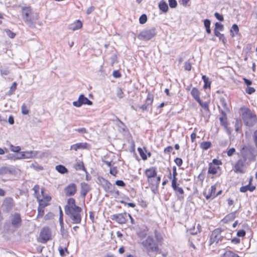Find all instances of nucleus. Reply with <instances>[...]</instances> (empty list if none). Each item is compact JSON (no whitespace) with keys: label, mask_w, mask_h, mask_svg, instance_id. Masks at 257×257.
Here are the masks:
<instances>
[{"label":"nucleus","mask_w":257,"mask_h":257,"mask_svg":"<svg viewBox=\"0 0 257 257\" xmlns=\"http://www.w3.org/2000/svg\"><path fill=\"white\" fill-rule=\"evenodd\" d=\"M66 214L71 219L72 223L79 224L81 222L82 208L75 204V200L73 198L67 200V204L64 207Z\"/></svg>","instance_id":"nucleus-1"},{"label":"nucleus","mask_w":257,"mask_h":257,"mask_svg":"<svg viewBox=\"0 0 257 257\" xmlns=\"http://www.w3.org/2000/svg\"><path fill=\"white\" fill-rule=\"evenodd\" d=\"M156 240H155L152 236H148L146 239L142 242V244L149 254L154 253L155 254L161 253V250L159 247L158 242L161 240V237L159 236V233L157 230L154 232Z\"/></svg>","instance_id":"nucleus-2"},{"label":"nucleus","mask_w":257,"mask_h":257,"mask_svg":"<svg viewBox=\"0 0 257 257\" xmlns=\"http://www.w3.org/2000/svg\"><path fill=\"white\" fill-rule=\"evenodd\" d=\"M240 110L245 125L251 127L257 123V116L254 111L246 107H241Z\"/></svg>","instance_id":"nucleus-3"},{"label":"nucleus","mask_w":257,"mask_h":257,"mask_svg":"<svg viewBox=\"0 0 257 257\" xmlns=\"http://www.w3.org/2000/svg\"><path fill=\"white\" fill-rule=\"evenodd\" d=\"M22 18L29 27L34 28L36 27V21L39 19V14L33 12L30 7H23Z\"/></svg>","instance_id":"nucleus-4"},{"label":"nucleus","mask_w":257,"mask_h":257,"mask_svg":"<svg viewBox=\"0 0 257 257\" xmlns=\"http://www.w3.org/2000/svg\"><path fill=\"white\" fill-rule=\"evenodd\" d=\"M156 35V30L155 28L146 29L142 31L138 36V38L143 41H148Z\"/></svg>","instance_id":"nucleus-5"},{"label":"nucleus","mask_w":257,"mask_h":257,"mask_svg":"<svg viewBox=\"0 0 257 257\" xmlns=\"http://www.w3.org/2000/svg\"><path fill=\"white\" fill-rule=\"evenodd\" d=\"M101 185L106 192L114 194L115 197L119 195V191L116 190L115 186L107 180L103 179Z\"/></svg>","instance_id":"nucleus-6"},{"label":"nucleus","mask_w":257,"mask_h":257,"mask_svg":"<svg viewBox=\"0 0 257 257\" xmlns=\"http://www.w3.org/2000/svg\"><path fill=\"white\" fill-rule=\"evenodd\" d=\"M246 161V158L243 157L242 159H240L236 162L233 167V170L235 173H239L243 174L245 172L244 169L245 164Z\"/></svg>","instance_id":"nucleus-7"},{"label":"nucleus","mask_w":257,"mask_h":257,"mask_svg":"<svg viewBox=\"0 0 257 257\" xmlns=\"http://www.w3.org/2000/svg\"><path fill=\"white\" fill-rule=\"evenodd\" d=\"M83 104L91 105L92 104V102L85 97L83 94L79 95L77 100L73 102V105L77 107H79Z\"/></svg>","instance_id":"nucleus-8"},{"label":"nucleus","mask_w":257,"mask_h":257,"mask_svg":"<svg viewBox=\"0 0 257 257\" xmlns=\"http://www.w3.org/2000/svg\"><path fill=\"white\" fill-rule=\"evenodd\" d=\"M222 230L220 228H216L214 229L210 237V244L213 243H217L219 240H221L223 235L221 234Z\"/></svg>","instance_id":"nucleus-9"},{"label":"nucleus","mask_w":257,"mask_h":257,"mask_svg":"<svg viewBox=\"0 0 257 257\" xmlns=\"http://www.w3.org/2000/svg\"><path fill=\"white\" fill-rule=\"evenodd\" d=\"M51 236V231L48 227H44L40 234V241L42 243H45L50 239Z\"/></svg>","instance_id":"nucleus-10"},{"label":"nucleus","mask_w":257,"mask_h":257,"mask_svg":"<svg viewBox=\"0 0 257 257\" xmlns=\"http://www.w3.org/2000/svg\"><path fill=\"white\" fill-rule=\"evenodd\" d=\"M17 172L15 169L12 167L3 166L0 168V176L6 175H16Z\"/></svg>","instance_id":"nucleus-11"},{"label":"nucleus","mask_w":257,"mask_h":257,"mask_svg":"<svg viewBox=\"0 0 257 257\" xmlns=\"http://www.w3.org/2000/svg\"><path fill=\"white\" fill-rule=\"evenodd\" d=\"M39 152L36 151H30L22 152L17 157L18 159H30L35 157L38 154Z\"/></svg>","instance_id":"nucleus-12"},{"label":"nucleus","mask_w":257,"mask_h":257,"mask_svg":"<svg viewBox=\"0 0 257 257\" xmlns=\"http://www.w3.org/2000/svg\"><path fill=\"white\" fill-rule=\"evenodd\" d=\"M77 187L74 183L69 184L64 189V192L66 196H73L76 192Z\"/></svg>","instance_id":"nucleus-13"},{"label":"nucleus","mask_w":257,"mask_h":257,"mask_svg":"<svg viewBox=\"0 0 257 257\" xmlns=\"http://www.w3.org/2000/svg\"><path fill=\"white\" fill-rule=\"evenodd\" d=\"M12 225L15 228H18L21 225L22 219L19 213H16L12 215Z\"/></svg>","instance_id":"nucleus-14"},{"label":"nucleus","mask_w":257,"mask_h":257,"mask_svg":"<svg viewBox=\"0 0 257 257\" xmlns=\"http://www.w3.org/2000/svg\"><path fill=\"white\" fill-rule=\"evenodd\" d=\"M14 205V201L11 197L6 198L3 202V206L7 212L10 211Z\"/></svg>","instance_id":"nucleus-15"},{"label":"nucleus","mask_w":257,"mask_h":257,"mask_svg":"<svg viewBox=\"0 0 257 257\" xmlns=\"http://www.w3.org/2000/svg\"><path fill=\"white\" fill-rule=\"evenodd\" d=\"M126 214H114L112 216L111 219L113 220H115L118 223L123 224L126 222L125 216Z\"/></svg>","instance_id":"nucleus-16"},{"label":"nucleus","mask_w":257,"mask_h":257,"mask_svg":"<svg viewBox=\"0 0 257 257\" xmlns=\"http://www.w3.org/2000/svg\"><path fill=\"white\" fill-rule=\"evenodd\" d=\"M154 100L153 95L149 93L147 96V99L146 100V102L144 104L142 105L140 108H141L143 110H146L148 109V107L149 105H151Z\"/></svg>","instance_id":"nucleus-17"},{"label":"nucleus","mask_w":257,"mask_h":257,"mask_svg":"<svg viewBox=\"0 0 257 257\" xmlns=\"http://www.w3.org/2000/svg\"><path fill=\"white\" fill-rule=\"evenodd\" d=\"M90 190L89 185L86 183L83 182L81 183V195L85 198L87 193Z\"/></svg>","instance_id":"nucleus-18"},{"label":"nucleus","mask_w":257,"mask_h":257,"mask_svg":"<svg viewBox=\"0 0 257 257\" xmlns=\"http://www.w3.org/2000/svg\"><path fill=\"white\" fill-rule=\"evenodd\" d=\"M145 173L147 177L149 179L155 177L157 175L156 168L152 167L147 169Z\"/></svg>","instance_id":"nucleus-19"},{"label":"nucleus","mask_w":257,"mask_h":257,"mask_svg":"<svg viewBox=\"0 0 257 257\" xmlns=\"http://www.w3.org/2000/svg\"><path fill=\"white\" fill-rule=\"evenodd\" d=\"M86 143H80L74 144L70 147V150H73L75 151L78 149H85L86 148Z\"/></svg>","instance_id":"nucleus-20"},{"label":"nucleus","mask_w":257,"mask_h":257,"mask_svg":"<svg viewBox=\"0 0 257 257\" xmlns=\"http://www.w3.org/2000/svg\"><path fill=\"white\" fill-rule=\"evenodd\" d=\"M82 26V23L79 20H77L75 23L70 26V29L72 30V31H75L80 29Z\"/></svg>","instance_id":"nucleus-21"},{"label":"nucleus","mask_w":257,"mask_h":257,"mask_svg":"<svg viewBox=\"0 0 257 257\" xmlns=\"http://www.w3.org/2000/svg\"><path fill=\"white\" fill-rule=\"evenodd\" d=\"M191 94L196 101L200 100V93L196 88L194 87L192 88Z\"/></svg>","instance_id":"nucleus-22"},{"label":"nucleus","mask_w":257,"mask_h":257,"mask_svg":"<svg viewBox=\"0 0 257 257\" xmlns=\"http://www.w3.org/2000/svg\"><path fill=\"white\" fill-rule=\"evenodd\" d=\"M255 187L254 186H250L249 184H248L244 186H242L240 188V191L241 192H245L247 191H249L250 192H252L254 190H255Z\"/></svg>","instance_id":"nucleus-23"},{"label":"nucleus","mask_w":257,"mask_h":257,"mask_svg":"<svg viewBox=\"0 0 257 257\" xmlns=\"http://www.w3.org/2000/svg\"><path fill=\"white\" fill-rule=\"evenodd\" d=\"M159 8L164 13H166L168 10V6L166 2L161 1L159 4Z\"/></svg>","instance_id":"nucleus-24"},{"label":"nucleus","mask_w":257,"mask_h":257,"mask_svg":"<svg viewBox=\"0 0 257 257\" xmlns=\"http://www.w3.org/2000/svg\"><path fill=\"white\" fill-rule=\"evenodd\" d=\"M219 167H215L212 165V163H209L208 173L215 175L217 173V170Z\"/></svg>","instance_id":"nucleus-25"},{"label":"nucleus","mask_w":257,"mask_h":257,"mask_svg":"<svg viewBox=\"0 0 257 257\" xmlns=\"http://www.w3.org/2000/svg\"><path fill=\"white\" fill-rule=\"evenodd\" d=\"M210 24L211 22L209 19H205L204 20V25L207 34L211 33Z\"/></svg>","instance_id":"nucleus-26"},{"label":"nucleus","mask_w":257,"mask_h":257,"mask_svg":"<svg viewBox=\"0 0 257 257\" xmlns=\"http://www.w3.org/2000/svg\"><path fill=\"white\" fill-rule=\"evenodd\" d=\"M202 79L203 80L204 83L203 87L205 89L210 88V85H211V82H210V81H209V78L208 77H207L205 75H203L202 76Z\"/></svg>","instance_id":"nucleus-27"},{"label":"nucleus","mask_w":257,"mask_h":257,"mask_svg":"<svg viewBox=\"0 0 257 257\" xmlns=\"http://www.w3.org/2000/svg\"><path fill=\"white\" fill-rule=\"evenodd\" d=\"M56 170L61 174H65L68 172L67 168L61 165H59L56 166Z\"/></svg>","instance_id":"nucleus-28"},{"label":"nucleus","mask_w":257,"mask_h":257,"mask_svg":"<svg viewBox=\"0 0 257 257\" xmlns=\"http://www.w3.org/2000/svg\"><path fill=\"white\" fill-rule=\"evenodd\" d=\"M211 143L210 142H203L200 144V147L204 150H207L211 147Z\"/></svg>","instance_id":"nucleus-29"},{"label":"nucleus","mask_w":257,"mask_h":257,"mask_svg":"<svg viewBox=\"0 0 257 257\" xmlns=\"http://www.w3.org/2000/svg\"><path fill=\"white\" fill-rule=\"evenodd\" d=\"M222 257H239L238 254L228 250L225 252Z\"/></svg>","instance_id":"nucleus-30"},{"label":"nucleus","mask_w":257,"mask_h":257,"mask_svg":"<svg viewBox=\"0 0 257 257\" xmlns=\"http://www.w3.org/2000/svg\"><path fill=\"white\" fill-rule=\"evenodd\" d=\"M74 168L76 170H83L85 171V168L82 162H77L74 166Z\"/></svg>","instance_id":"nucleus-31"},{"label":"nucleus","mask_w":257,"mask_h":257,"mask_svg":"<svg viewBox=\"0 0 257 257\" xmlns=\"http://www.w3.org/2000/svg\"><path fill=\"white\" fill-rule=\"evenodd\" d=\"M138 151L140 154V155L141 156V158L143 160H146L147 159V156L144 153L143 149H142L141 148H138Z\"/></svg>","instance_id":"nucleus-32"},{"label":"nucleus","mask_w":257,"mask_h":257,"mask_svg":"<svg viewBox=\"0 0 257 257\" xmlns=\"http://www.w3.org/2000/svg\"><path fill=\"white\" fill-rule=\"evenodd\" d=\"M17 83L16 82H14L13 83L9 91V95H12L14 94L15 91L16 90L17 88Z\"/></svg>","instance_id":"nucleus-33"},{"label":"nucleus","mask_w":257,"mask_h":257,"mask_svg":"<svg viewBox=\"0 0 257 257\" xmlns=\"http://www.w3.org/2000/svg\"><path fill=\"white\" fill-rule=\"evenodd\" d=\"M219 120L220 121L221 125L223 126L224 127L226 128L228 124L226 117H220L219 118Z\"/></svg>","instance_id":"nucleus-34"},{"label":"nucleus","mask_w":257,"mask_h":257,"mask_svg":"<svg viewBox=\"0 0 257 257\" xmlns=\"http://www.w3.org/2000/svg\"><path fill=\"white\" fill-rule=\"evenodd\" d=\"M116 95L119 98H122L124 96V93L120 88H117L116 89Z\"/></svg>","instance_id":"nucleus-35"},{"label":"nucleus","mask_w":257,"mask_h":257,"mask_svg":"<svg viewBox=\"0 0 257 257\" xmlns=\"http://www.w3.org/2000/svg\"><path fill=\"white\" fill-rule=\"evenodd\" d=\"M147 21V17L145 14H143L141 16L139 19V22L141 24H145Z\"/></svg>","instance_id":"nucleus-36"},{"label":"nucleus","mask_w":257,"mask_h":257,"mask_svg":"<svg viewBox=\"0 0 257 257\" xmlns=\"http://www.w3.org/2000/svg\"><path fill=\"white\" fill-rule=\"evenodd\" d=\"M223 29H224L223 25H222L221 24H220V23H219L218 22H216L215 24V28H214V29H216V30H218V31H222L223 30Z\"/></svg>","instance_id":"nucleus-37"},{"label":"nucleus","mask_w":257,"mask_h":257,"mask_svg":"<svg viewBox=\"0 0 257 257\" xmlns=\"http://www.w3.org/2000/svg\"><path fill=\"white\" fill-rule=\"evenodd\" d=\"M236 211L232 212L225 216L224 219L228 220L229 219H233L235 217Z\"/></svg>","instance_id":"nucleus-38"},{"label":"nucleus","mask_w":257,"mask_h":257,"mask_svg":"<svg viewBox=\"0 0 257 257\" xmlns=\"http://www.w3.org/2000/svg\"><path fill=\"white\" fill-rule=\"evenodd\" d=\"M21 109H22V113L23 114H27L29 113V109H28V108L27 107V106L24 103L22 106V107H21Z\"/></svg>","instance_id":"nucleus-39"},{"label":"nucleus","mask_w":257,"mask_h":257,"mask_svg":"<svg viewBox=\"0 0 257 257\" xmlns=\"http://www.w3.org/2000/svg\"><path fill=\"white\" fill-rule=\"evenodd\" d=\"M169 4L171 8H175L177 6L176 0H169Z\"/></svg>","instance_id":"nucleus-40"},{"label":"nucleus","mask_w":257,"mask_h":257,"mask_svg":"<svg viewBox=\"0 0 257 257\" xmlns=\"http://www.w3.org/2000/svg\"><path fill=\"white\" fill-rule=\"evenodd\" d=\"M11 151L14 152L19 153L21 150V148L19 146H14L11 145Z\"/></svg>","instance_id":"nucleus-41"},{"label":"nucleus","mask_w":257,"mask_h":257,"mask_svg":"<svg viewBox=\"0 0 257 257\" xmlns=\"http://www.w3.org/2000/svg\"><path fill=\"white\" fill-rule=\"evenodd\" d=\"M0 72L2 75H8L9 74V70L8 68H1Z\"/></svg>","instance_id":"nucleus-42"},{"label":"nucleus","mask_w":257,"mask_h":257,"mask_svg":"<svg viewBox=\"0 0 257 257\" xmlns=\"http://www.w3.org/2000/svg\"><path fill=\"white\" fill-rule=\"evenodd\" d=\"M246 92L248 94H251L255 91V89L253 87H247L245 89Z\"/></svg>","instance_id":"nucleus-43"},{"label":"nucleus","mask_w":257,"mask_h":257,"mask_svg":"<svg viewBox=\"0 0 257 257\" xmlns=\"http://www.w3.org/2000/svg\"><path fill=\"white\" fill-rule=\"evenodd\" d=\"M216 187L215 185H213L211 187L210 191L209 192L213 196V198L215 197V191H216Z\"/></svg>","instance_id":"nucleus-44"},{"label":"nucleus","mask_w":257,"mask_h":257,"mask_svg":"<svg viewBox=\"0 0 257 257\" xmlns=\"http://www.w3.org/2000/svg\"><path fill=\"white\" fill-rule=\"evenodd\" d=\"M38 217H42L44 214V209L43 207H39L38 208Z\"/></svg>","instance_id":"nucleus-45"},{"label":"nucleus","mask_w":257,"mask_h":257,"mask_svg":"<svg viewBox=\"0 0 257 257\" xmlns=\"http://www.w3.org/2000/svg\"><path fill=\"white\" fill-rule=\"evenodd\" d=\"M6 32L7 35L11 38H14L16 36L15 33H13L10 30H6Z\"/></svg>","instance_id":"nucleus-46"},{"label":"nucleus","mask_w":257,"mask_h":257,"mask_svg":"<svg viewBox=\"0 0 257 257\" xmlns=\"http://www.w3.org/2000/svg\"><path fill=\"white\" fill-rule=\"evenodd\" d=\"M184 67L186 70H187V71L191 70V63L188 61L186 62L185 63Z\"/></svg>","instance_id":"nucleus-47"},{"label":"nucleus","mask_w":257,"mask_h":257,"mask_svg":"<svg viewBox=\"0 0 257 257\" xmlns=\"http://www.w3.org/2000/svg\"><path fill=\"white\" fill-rule=\"evenodd\" d=\"M233 31H234L236 34L239 32V28L236 24H233L232 25L230 32L232 33Z\"/></svg>","instance_id":"nucleus-48"},{"label":"nucleus","mask_w":257,"mask_h":257,"mask_svg":"<svg viewBox=\"0 0 257 257\" xmlns=\"http://www.w3.org/2000/svg\"><path fill=\"white\" fill-rule=\"evenodd\" d=\"M220 102L221 105L224 108H227V104L225 101V99L223 97L220 98Z\"/></svg>","instance_id":"nucleus-49"},{"label":"nucleus","mask_w":257,"mask_h":257,"mask_svg":"<svg viewBox=\"0 0 257 257\" xmlns=\"http://www.w3.org/2000/svg\"><path fill=\"white\" fill-rule=\"evenodd\" d=\"M214 16L217 20H218L222 22L224 20L223 16L217 12L214 14Z\"/></svg>","instance_id":"nucleus-50"},{"label":"nucleus","mask_w":257,"mask_h":257,"mask_svg":"<svg viewBox=\"0 0 257 257\" xmlns=\"http://www.w3.org/2000/svg\"><path fill=\"white\" fill-rule=\"evenodd\" d=\"M31 167L37 171L42 170L43 169V168L39 165L32 164Z\"/></svg>","instance_id":"nucleus-51"},{"label":"nucleus","mask_w":257,"mask_h":257,"mask_svg":"<svg viewBox=\"0 0 257 257\" xmlns=\"http://www.w3.org/2000/svg\"><path fill=\"white\" fill-rule=\"evenodd\" d=\"M174 161L176 165L179 167L182 165L183 161L181 158H177L175 159Z\"/></svg>","instance_id":"nucleus-52"},{"label":"nucleus","mask_w":257,"mask_h":257,"mask_svg":"<svg viewBox=\"0 0 257 257\" xmlns=\"http://www.w3.org/2000/svg\"><path fill=\"white\" fill-rule=\"evenodd\" d=\"M116 185L120 187H124L125 186V183L122 180H116L115 181Z\"/></svg>","instance_id":"nucleus-53"},{"label":"nucleus","mask_w":257,"mask_h":257,"mask_svg":"<svg viewBox=\"0 0 257 257\" xmlns=\"http://www.w3.org/2000/svg\"><path fill=\"white\" fill-rule=\"evenodd\" d=\"M59 209H60V211H59L60 216H59V223H60V224H63V212H62V211L60 207H59Z\"/></svg>","instance_id":"nucleus-54"},{"label":"nucleus","mask_w":257,"mask_h":257,"mask_svg":"<svg viewBox=\"0 0 257 257\" xmlns=\"http://www.w3.org/2000/svg\"><path fill=\"white\" fill-rule=\"evenodd\" d=\"M235 152V149L234 148H232L228 150V151L227 152V155L228 156L230 157L232 156Z\"/></svg>","instance_id":"nucleus-55"},{"label":"nucleus","mask_w":257,"mask_h":257,"mask_svg":"<svg viewBox=\"0 0 257 257\" xmlns=\"http://www.w3.org/2000/svg\"><path fill=\"white\" fill-rule=\"evenodd\" d=\"M109 173L110 174H111L113 176H115L116 174L117 173V170L116 167H113L112 168H111L110 167V170H109Z\"/></svg>","instance_id":"nucleus-56"},{"label":"nucleus","mask_w":257,"mask_h":257,"mask_svg":"<svg viewBox=\"0 0 257 257\" xmlns=\"http://www.w3.org/2000/svg\"><path fill=\"white\" fill-rule=\"evenodd\" d=\"M199 104L204 109H208V104L206 102H202L201 99L200 100L197 101Z\"/></svg>","instance_id":"nucleus-57"},{"label":"nucleus","mask_w":257,"mask_h":257,"mask_svg":"<svg viewBox=\"0 0 257 257\" xmlns=\"http://www.w3.org/2000/svg\"><path fill=\"white\" fill-rule=\"evenodd\" d=\"M245 235V231L243 230H239L237 232V235L239 237H243Z\"/></svg>","instance_id":"nucleus-58"},{"label":"nucleus","mask_w":257,"mask_h":257,"mask_svg":"<svg viewBox=\"0 0 257 257\" xmlns=\"http://www.w3.org/2000/svg\"><path fill=\"white\" fill-rule=\"evenodd\" d=\"M173 150V148L172 146H168L164 149V152L165 153L170 154Z\"/></svg>","instance_id":"nucleus-59"},{"label":"nucleus","mask_w":257,"mask_h":257,"mask_svg":"<svg viewBox=\"0 0 257 257\" xmlns=\"http://www.w3.org/2000/svg\"><path fill=\"white\" fill-rule=\"evenodd\" d=\"M176 192H178L180 194H184V190L183 189L179 187H177L175 189H174Z\"/></svg>","instance_id":"nucleus-60"},{"label":"nucleus","mask_w":257,"mask_h":257,"mask_svg":"<svg viewBox=\"0 0 257 257\" xmlns=\"http://www.w3.org/2000/svg\"><path fill=\"white\" fill-rule=\"evenodd\" d=\"M113 76L115 78H119L121 76V74L118 71L115 70L113 72Z\"/></svg>","instance_id":"nucleus-61"},{"label":"nucleus","mask_w":257,"mask_h":257,"mask_svg":"<svg viewBox=\"0 0 257 257\" xmlns=\"http://www.w3.org/2000/svg\"><path fill=\"white\" fill-rule=\"evenodd\" d=\"M243 79L244 80V83L247 86V87L252 84V81L251 80L245 78H243Z\"/></svg>","instance_id":"nucleus-62"},{"label":"nucleus","mask_w":257,"mask_h":257,"mask_svg":"<svg viewBox=\"0 0 257 257\" xmlns=\"http://www.w3.org/2000/svg\"><path fill=\"white\" fill-rule=\"evenodd\" d=\"M95 10V8L93 6H91L88 8L86 11V13L87 15L90 14L92 12H93Z\"/></svg>","instance_id":"nucleus-63"},{"label":"nucleus","mask_w":257,"mask_h":257,"mask_svg":"<svg viewBox=\"0 0 257 257\" xmlns=\"http://www.w3.org/2000/svg\"><path fill=\"white\" fill-rule=\"evenodd\" d=\"M253 138L254 140V142L255 145L256 147L257 148V130L254 131L253 135Z\"/></svg>","instance_id":"nucleus-64"}]
</instances>
